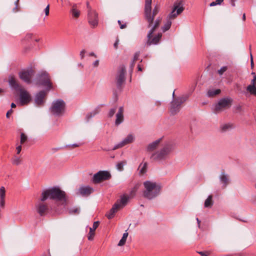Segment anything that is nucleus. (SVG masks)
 Returning <instances> with one entry per match:
<instances>
[{"mask_svg":"<svg viewBox=\"0 0 256 256\" xmlns=\"http://www.w3.org/2000/svg\"><path fill=\"white\" fill-rule=\"evenodd\" d=\"M228 69L226 66H223L218 70V73L220 75H222Z\"/></svg>","mask_w":256,"mask_h":256,"instance_id":"36","label":"nucleus"},{"mask_svg":"<svg viewBox=\"0 0 256 256\" xmlns=\"http://www.w3.org/2000/svg\"><path fill=\"white\" fill-rule=\"evenodd\" d=\"M198 253L202 256H208L210 254V252L207 251H204V252H200Z\"/></svg>","mask_w":256,"mask_h":256,"instance_id":"42","label":"nucleus"},{"mask_svg":"<svg viewBox=\"0 0 256 256\" xmlns=\"http://www.w3.org/2000/svg\"><path fill=\"white\" fill-rule=\"evenodd\" d=\"M212 195H210L208 198L205 200L204 202V206L206 208H210L211 207L213 204V202L212 200Z\"/></svg>","mask_w":256,"mask_h":256,"instance_id":"29","label":"nucleus"},{"mask_svg":"<svg viewBox=\"0 0 256 256\" xmlns=\"http://www.w3.org/2000/svg\"><path fill=\"white\" fill-rule=\"evenodd\" d=\"M234 128L233 124L230 123L226 124L220 126V129L222 131L225 132L228 130H230Z\"/></svg>","mask_w":256,"mask_h":256,"instance_id":"25","label":"nucleus"},{"mask_svg":"<svg viewBox=\"0 0 256 256\" xmlns=\"http://www.w3.org/2000/svg\"><path fill=\"white\" fill-rule=\"evenodd\" d=\"M10 84L16 90L20 92V102L22 106L28 104L31 100L30 94L21 85H20L16 78L12 76L9 80Z\"/></svg>","mask_w":256,"mask_h":256,"instance_id":"3","label":"nucleus"},{"mask_svg":"<svg viewBox=\"0 0 256 256\" xmlns=\"http://www.w3.org/2000/svg\"><path fill=\"white\" fill-rule=\"evenodd\" d=\"M186 100L184 98H178L174 99L172 102L170 112L172 115L177 114L180 110L181 104Z\"/></svg>","mask_w":256,"mask_h":256,"instance_id":"10","label":"nucleus"},{"mask_svg":"<svg viewBox=\"0 0 256 256\" xmlns=\"http://www.w3.org/2000/svg\"><path fill=\"white\" fill-rule=\"evenodd\" d=\"M37 78L38 84L47 86L49 90L52 88V84L50 82V76L46 72H43L39 74Z\"/></svg>","mask_w":256,"mask_h":256,"instance_id":"11","label":"nucleus"},{"mask_svg":"<svg viewBox=\"0 0 256 256\" xmlns=\"http://www.w3.org/2000/svg\"><path fill=\"white\" fill-rule=\"evenodd\" d=\"M254 201L255 202H256V196H255V197L254 198Z\"/></svg>","mask_w":256,"mask_h":256,"instance_id":"63","label":"nucleus"},{"mask_svg":"<svg viewBox=\"0 0 256 256\" xmlns=\"http://www.w3.org/2000/svg\"><path fill=\"white\" fill-rule=\"evenodd\" d=\"M160 140H161L159 139L149 144L147 148L148 151L152 152L156 150L158 147Z\"/></svg>","mask_w":256,"mask_h":256,"instance_id":"24","label":"nucleus"},{"mask_svg":"<svg viewBox=\"0 0 256 256\" xmlns=\"http://www.w3.org/2000/svg\"><path fill=\"white\" fill-rule=\"evenodd\" d=\"M80 210L78 208H74L71 210V212L74 214H78Z\"/></svg>","mask_w":256,"mask_h":256,"instance_id":"50","label":"nucleus"},{"mask_svg":"<svg viewBox=\"0 0 256 256\" xmlns=\"http://www.w3.org/2000/svg\"><path fill=\"white\" fill-rule=\"evenodd\" d=\"M138 71H142V68L140 65L138 66Z\"/></svg>","mask_w":256,"mask_h":256,"instance_id":"59","label":"nucleus"},{"mask_svg":"<svg viewBox=\"0 0 256 256\" xmlns=\"http://www.w3.org/2000/svg\"><path fill=\"white\" fill-rule=\"evenodd\" d=\"M232 104V100L230 98H224L219 100L216 104L214 112L216 114L220 113L223 110L230 108Z\"/></svg>","mask_w":256,"mask_h":256,"instance_id":"8","label":"nucleus"},{"mask_svg":"<svg viewBox=\"0 0 256 256\" xmlns=\"http://www.w3.org/2000/svg\"><path fill=\"white\" fill-rule=\"evenodd\" d=\"M16 154H20V152L22 150V146H17L16 148Z\"/></svg>","mask_w":256,"mask_h":256,"instance_id":"47","label":"nucleus"},{"mask_svg":"<svg viewBox=\"0 0 256 256\" xmlns=\"http://www.w3.org/2000/svg\"><path fill=\"white\" fill-rule=\"evenodd\" d=\"M45 200H42L40 198V202L36 206V210L38 212L41 216L46 215L48 210V205L45 203Z\"/></svg>","mask_w":256,"mask_h":256,"instance_id":"15","label":"nucleus"},{"mask_svg":"<svg viewBox=\"0 0 256 256\" xmlns=\"http://www.w3.org/2000/svg\"><path fill=\"white\" fill-rule=\"evenodd\" d=\"M146 166H147V164L145 163L144 164V166H142V168H141L140 171V172L142 174H144L146 172Z\"/></svg>","mask_w":256,"mask_h":256,"instance_id":"39","label":"nucleus"},{"mask_svg":"<svg viewBox=\"0 0 256 256\" xmlns=\"http://www.w3.org/2000/svg\"><path fill=\"white\" fill-rule=\"evenodd\" d=\"M116 120L115 124L116 126L119 125L124 121V108L121 106L119 108L118 111L116 114Z\"/></svg>","mask_w":256,"mask_h":256,"instance_id":"21","label":"nucleus"},{"mask_svg":"<svg viewBox=\"0 0 256 256\" xmlns=\"http://www.w3.org/2000/svg\"><path fill=\"white\" fill-rule=\"evenodd\" d=\"M27 140V136L24 133H22L20 134V144H24Z\"/></svg>","mask_w":256,"mask_h":256,"instance_id":"33","label":"nucleus"},{"mask_svg":"<svg viewBox=\"0 0 256 256\" xmlns=\"http://www.w3.org/2000/svg\"><path fill=\"white\" fill-rule=\"evenodd\" d=\"M19 2H20V0H17L15 2L16 6H15V8H14V9H13V12H17L18 10V6Z\"/></svg>","mask_w":256,"mask_h":256,"instance_id":"38","label":"nucleus"},{"mask_svg":"<svg viewBox=\"0 0 256 256\" xmlns=\"http://www.w3.org/2000/svg\"><path fill=\"white\" fill-rule=\"evenodd\" d=\"M12 164L15 166L20 164L22 162V158L20 157L14 156L12 160Z\"/></svg>","mask_w":256,"mask_h":256,"instance_id":"28","label":"nucleus"},{"mask_svg":"<svg viewBox=\"0 0 256 256\" xmlns=\"http://www.w3.org/2000/svg\"><path fill=\"white\" fill-rule=\"evenodd\" d=\"M172 150V146L171 144H166L160 150L152 154L150 156V159L156 161L164 160L170 154Z\"/></svg>","mask_w":256,"mask_h":256,"instance_id":"7","label":"nucleus"},{"mask_svg":"<svg viewBox=\"0 0 256 256\" xmlns=\"http://www.w3.org/2000/svg\"><path fill=\"white\" fill-rule=\"evenodd\" d=\"M146 190L144 192V196L148 199H152L158 196L160 190V187L156 183L150 181H146L144 183Z\"/></svg>","mask_w":256,"mask_h":256,"instance_id":"5","label":"nucleus"},{"mask_svg":"<svg viewBox=\"0 0 256 256\" xmlns=\"http://www.w3.org/2000/svg\"><path fill=\"white\" fill-rule=\"evenodd\" d=\"M98 64H99V60H96V61L94 62V64H93V65H94V67H97V66H98Z\"/></svg>","mask_w":256,"mask_h":256,"instance_id":"51","label":"nucleus"},{"mask_svg":"<svg viewBox=\"0 0 256 256\" xmlns=\"http://www.w3.org/2000/svg\"><path fill=\"white\" fill-rule=\"evenodd\" d=\"M11 107H12V108H15L16 107V104L14 103H12Z\"/></svg>","mask_w":256,"mask_h":256,"instance_id":"55","label":"nucleus"},{"mask_svg":"<svg viewBox=\"0 0 256 256\" xmlns=\"http://www.w3.org/2000/svg\"><path fill=\"white\" fill-rule=\"evenodd\" d=\"M140 55V52H136L135 54H134V60H133V62H132V67H134V63L135 62L138 60V57Z\"/></svg>","mask_w":256,"mask_h":256,"instance_id":"34","label":"nucleus"},{"mask_svg":"<svg viewBox=\"0 0 256 256\" xmlns=\"http://www.w3.org/2000/svg\"><path fill=\"white\" fill-rule=\"evenodd\" d=\"M126 164V162L124 161L120 162H118V164H116V168L118 170L120 171L122 170H124L123 166Z\"/></svg>","mask_w":256,"mask_h":256,"instance_id":"32","label":"nucleus"},{"mask_svg":"<svg viewBox=\"0 0 256 256\" xmlns=\"http://www.w3.org/2000/svg\"><path fill=\"white\" fill-rule=\"evenodd\" d=\"M98 226L99 222H95L93 224L92 228H90V232L88 236V240H92L94 239V236L95 235V230L97 228Z\"/></svg>","mask_w":256,"mask_h":256,"instance_id":"22","label":"nucleus"},{"mask_svg":"<svg viewBox=\"0 0 256 256\" xmlns=\"http://www.w3.org/2000/svg\"><path fill=\"white\" fill-rule=\"evenodd\" d=\"M32 34H28L25 37L26 40H28L29 39L32 38Z\"/></svg>","mask_w":256,"mask_h":256,"instance_id":"48","label":"nucleus"},{"mask_svg":"<svg viewBox=\"0 0 256 256\" xmlns=\"http://www.w3.org/2000/svg\"><path fill=\"white\" fill-rule=\"evenodd\" d=\"M223 1L224 0H216L214 2H211L210 6H213L217 4H220L223 2Z\"/></svg>","mask_w":256,"mask_h":256,"instance_id":"35","label":"nucleus"},{"mask_svg":"<svg viewBox=\"0 0 256 256\" xmlns=\"http://www.w3.org/2000/svg\"><path fill=\"white\" fill-rule=\"evenodd\" d=\"M119 40L118 39L116 40V42H114V46L116 49L118 48V44Z\"/></svg>","mask_w":256,"mask_h":256,"instance_id":"52","label":"nucleus"},{"mask_svg":"<svg viewBox=\"0 0 256 256\" xmlns=\"http://www.w3.org/2000/svg\"><path fill=\"white\" fill-rule=\"evenodd\" d=\"M220 89H216V90H210L208 92V96L209 97H214V96L220 94Z\"/></svg>","mask_w":256,"mask_h":256,"instance_id":"26","label":"nucleus"},{"mask_svg":"<svg viewBox=\"0 0 256 256\" xmlns=\"http://www.w3.org/2000/svg\"><path fill=\"white\" fill-rule=\"evenodd\" d=\"M242 20L244 21L246 20V14H243V16H242Z\"/></svg>","mask_w":256,"mask_h":256,"instance_id":"57","label":"nucleus"},{"mask_svg":"<svg viewBox=\"0 0 256 256\" xmlns=\"http://www.w3.org/2000/svg\"><path fill=\"white\" fill-rule=\"evenodd\" d=\"M80 146V144H70L66 146V147L70 148H75L79 147Z\"/></svg>","mask_w":256,"mask_h":256,"instance_id":"40","label":"nucleus"},{"mask_svg":"<svg viewBox=\"0 0 256 256\" xmlns=\"http://www.w3.org/2000/svg\"><path fill=\"white\" fill-rule=\"evenodd\" d=\"M118 24H119V25L120 26V28L121 29H124V28H125L126 27V24H122V22L120 20H118Z\"/></svg>","mask_w":256,"mask_h":256,"instance_id":"44","label":"nucleus"},{"mask_svg":"<svg viewBox=\"0 0 256 256\" xmlns=\"http://www.w3.org/2000/svg\"><path fill=\"white\" fill-rule=\"evenodd\" d=\"M172 25V22L169 19L167 20V22L165 23L164 26L162 27V32H164L170 29V26Z\"/></svg>","mask_w":256,"mask_h":256,"instance_id":"30","label":"nucleus"},{"mask_svg":"<svg viewBox=\"0 0 256 256\" xmlns=\"http://www.w3.org/2000/svg\"><path fill=\"white\" fill-rule=\"evenodd\" d=\"M196 220L198 222V227L200 228V221L199 220V219L198 218H196Z\"/></svg>","mask_w":256,"mask_h":256,"instance_id":"56","label":"nucleus"},{"mask_svg":"<svg viewBox=\"0 0 256 256\" xmlns=\"http://www.w3.org/2000/svg\"><path fill=\"white\" fill-rule=\"evenodd\" d=\"M86 52L84 50H82L80 52V58L81 59H83L84 57V54H86Z\"/></svg>","mask_w":256,"mask_h":256,"instance_id":"46","label":"nucleus"},{"mask_svg":"<svg viewBox=\"0 0 256 256\" xmlns=\"http://www.w3.org/2000/svg\"><path fill=\"white\" fill-rule=\"evenodd\" d=\"M252 46L250 45L249 47L250 50H251Z\"/></svg>","mask_w":256,"mask_h":256,"instance_id":"61","label":"nucleus"},{"mask_svg":"<svg viewBox=\"0 0 256 256\" xmlns=\"http://www.w3.org/2000/svg\"><path fill=\"white\" fill-rule=\"evenodd\" d=\"M32 76V72L31 70H24L20 73V78L28 84L30 83Z\"/></svg>","mask_w":256,"mask_h":256,"instance_id":"18","label":"nucleus"},{"mask_svg":"<svg viewBox=\"0 0 256 256\" xmlns=\"http://www.w3.org/2000/svg\"><path fill=\"white\" fill-rule=\"evenodd\" d=\"M3 92L2 90L0 88V93L2 92Z\"/></svg>","mask_w":256,"mask_h":256,"instance_id":"62","label":"nucleus"},{"mask_svg":"<svg viewBox=\"0 0 256 256\" xmlns=\"http://www.w3.org/2000/svg\"><path fill=\"white\" fill-rule=\"evenodd\" d=\"M232 5L234 6H235V3H234V1H232Z\"/></svg>","mask_w":256,"mask_h":256,"instance_id":"60","label":"nucleus"},{"mask_svg":"<svg viewBox=\"0 0 256 256\" xmlns=\"http://www.w3.org/2000/svg\"><path fill=\"white\" fill-rule=\"evenodd\" d=\"M71 12L75 18H78L80 16V12L76 9V4H73Z\"/></svg>","mask_w":256,"mask_h":256,"instance_id":"27","label":"nucleus"},{"mask_svg":"<svg viewBox=\"0 0 256 256\" xmlns=\"http://www.w3.org/2000/svg\"><path fill=\"white\" fill-rule=\"evenodd\" d=\"M94 192V189L90 186H81L78 190L77 194L82 196H88Z\"/></svg>","mask_w":256,"mask_h":256,"instance_id":"17","label":"nucleus"},{"mask_svg":"<svg viewBox=\"0 0 256 256\" xmlns=\"http://www.w3.org/2000/svg\"><path fill=\"white\" fill-rule=\"evenodd\" d=\"M246 90L250 94L256 96V75L254 76L251 84L248 86Z\"/></svg>","mask_w":256,"mask_h":256,"instance_id":"20","label":"nucleus"},{"mask_svg":"<svg viewBox=\"0 0 256 256\" xmlns=\"http://www.w3.org/2000/svg\"><path fill=\"white\" fill-rule=\"evenodd\" d=\"M12 112H13V111L12 110H9L6 112V118H8L10 117V116L12 113Z\"/></svg>","mask_w":256,"mask_h":256,"instance_id":"49","label":"nucleus"},{"mask_svg":"<svg viewBox=\"0 0 256 256\" xmlns=\"http://www.w3.org/2000/svg\"><path fill=\"white\" fill-rule=\"evenodd\" d=\"M128 235V232H126L123 234L122 238H124L126 239H127Z\"/></svg>","mask_w":256,"mask_h":256,"instance_id":"53","label":"nucleus"},{"mask_svg":"<svg viewBox=\"0 0 256 256\" xmlns=\"http://www.w3.org/2000/svg\"><path fill=\"white\" fill-rule=\"evenodd\" d=\"M250 66H251L252 68H253L254 66V62L253 57H252V53L250 54Z\"/></svg>","mask_w":256,"mask_h":256,"instance_id":"45","label":"nucleus"},{"mask_svg":"<svg viewBox=\"0 0 256 256\" xmlns=\"http://www.w3.org/2000/svg\"><path fill=\"white\" fill-rule=\"evenodd\" d=\"M111 177L112 176L108 171L100 170L94 175L92 182L94 184H100L104 181L110 180Z\"/></svg>","mask_w":256,"mask_h":256,"instance_id":"9","label":"nucleus"},{"mask_svg":"<svg viewBox=\"0 0 256 256\" xmlns=\"http://www.w3.org/2000/svg\"><path fill=\"white\" fill-rule=\"evenodd\" d=\"M116 108L111 109L108 114L109 116L112 117L114 115V113L116 112Z\"/></svg>","mask_w":256,"mask_h":256,"instance_id":"41","label":"nucleus"},{"mask_svg":"<svg viewBox=\"0 0 256 256\" xmlns=\"http://www.w3.org/2000/svg\"><path fill=\"white\" fill-rule=\"evenodd\" d=\"M183 1L182 0H178L174 3V10H177L180 6H183Z\"/></svg>","mask_w":256,"mask_h":256,"instance_id":"31","label":"nucleus"},{"mask_svg":"<svg viewBox=\"0 0 256 256\" xmlns=\"http://www.w3.org/2000/svg\"><path fill=\"white\" fill-rule=\"evenodd\" d=\"M126 239L122 237V239L120 240V241L119 242L118 244V246H124L126 244Z\"/></svg>","mask_w":256,"mask_h":256,"instance_id":"37","label":"nucleus"},{"mask_svg":"<svg viewBox=\"0 0 256 256\" xmlns=\"http://www.w3.org/2000/svg\"><path fill=\"white\" fill-rule=\"evenodd\" d=\"M140 185L136 184L134 186V188L132 190L130 196L124 195L120 200H118L116 202L113 206L112 208L110 210L108 214H106V216L108 219H111L114 217L115 214L120 209L124 208L128 203V199L132 198L139 188Z\"/></svg>","mask_w":256,"mask_h":256,"instance_id":"2","label":"nucleus"},{"mask_svg":"<svg viewBox=\"0 0 256 256\" xmlns=\"http://www.w3.org/2000/svg\"><path fill=\"white\" fill-rule=\"evenodd\" d=\"M66 110V103L61 99H58L53 101L50 108L51 114L57 116H62Z\"/></svg>","mask_w":256,"mask_h":256,"instance_id":"6","label":"nucleus"},{"mask_svg":"<svg viewBox=\"0 0 256 256\" xmlns=\"http://www.w3.org/2000/svg\"><path fill=\"white\" fill-rule=\"evenodd\" d=\"M152 0H145L144 18L148 23V28H150L147 35L146 44L148 46L158 44L162 37V32L158 33L155 36L153 35L154 32L160 26L162 18L158 17L154 21L155 16L159 12V6H156L152 12Z\"/></svg>","mask_w":256,"mask_h":256,"instance_id":"1","label":"nucleus"},{"mask_svg":"<svg viewBox=\"0 0 256 256\" xmlns=\"http://www.w3.org/2000/svg\"><path fill=\"white\" fill-rule=\"evenodd\" d=\"M46 93L44 90H42L38 93L35 97L34 101L35 104L38 106L44 105Z\"/></svg>","mask_w":256,"mask_h":256,"instance_id":"16","label":"nucleus"},{"mask_svg":"<svg viewBox=\"0 0 256 256\" xmlns=\"http://www.w3.org/2000/svg\"><path fill=\"white\" fill-rule=\"evenodd\" d=\"M89 56H94V57H96V55L94 54V52H90V54H89Z\"/></svg>","mask_w":256,"mask_h":256,"instance_id":"54","label":"nucleus"},{"mask_svg":"<svg viewBox=\"0 0 256 256\" xmlns=\"http://www.w3.org/2000/svg\"><path fill=\"white\" fill-rule=\"evenodd\" d=\"M134 136L132 134H130L128 135V136L122 141L120 142L118 144L116 145L114 147L112 150H116L119 148H122L128 144L132 142H134Z\"/></svg>","mask_w":256,"mask_h":256,"instance_id":"14","label":"nucleus"},{"mask_svg":"<svg viewBox=\"0 0 256 256\" xmlns=\"http://www.w3.org/2000/svg\"><path fill=\"white\" fill-rule=\"evenodd\" d=\"M48 198L60 202L62 204H64L66 200L64 192L56 188L46 190L43 192L42 194V200H46Z\"/></svg>","mask_w":256,"mask_h":256,"instance_id":"4","label":"nucleus"},{"mask_svg":"<svg viewBox=\"0 0 256 256\" xmlns=\"http://www.w3.org/2000/svg\"><path fill=\"white\" fill-rule=\"evenodd\" d=\"M220 182L222 184V188H225L230 183V176L224 172H222L219 176Z\"/></svg>","mask_w":256,"mask_h":256,"instance_id":"19","label":"nucleus"},{"mask_svg":"<svg viewBox=\"0 0 256 256\" xmlns=\"http://www.w3.org/2000/svg\"><path fill=\"white\" fill-rule=\"evenodd\" d=\"M87 7L89 9L88 10H92L91 8L90 7V6L89 5V3L88 2H87Z\"/></svg>","mask_w":256,"mask_h":256,"instance_id":"58","label":"nucleus"},{"mask_svg":"<svg viewBox=\"0 0 256 256\" xmlns=\"http://www.w3.org/2000/svg\"><path fill=\"white\" fill-rule=\"evenodd\" d=\"M88 20L90 24L93 27L98 24V14L96 11L90 10L88 12Z\"/></svg>","mask_w":256,"mask_h":256,"instance_id":"13","label":"nucleus"},{"mask_svg":"<svg viewBox=\"0 0 256 256\" xmlns=\"http://www.w3.org/2000/svg\"><path fill=\"white\" fill-rule=\"evenodd\" d=\"M252 74H254V76L256 75L255 74L254 72H252Z\"/></svg>","mask_w":256,"mask_h":256,"instance_id":"64","label":"nucleus"},{"mask_svg":"<svg viewBox=\"0 0 256 256\" xmlns=\"http://www.w3.org/2000/svg\"><path fill=\"white\" fill-rule=\"evenodd\" d=\"M184 10V8L183 6H180L177 10H174V8L172 11L169 15L168 19L170 20L174 19L177 16L180 14Z\"/></svg>","mask_w":256,"mask_h":256,"instance_id":"23","label":"nucleus"},{"mask_svg":"<svg viewBox=\"0 0 256 256\" xmlns=\"http://www.w3.org/2000/svg\"><path fill=\"white\" fill-rule=\"evenodd\" d=\"M126 70L125 66H120L116 76V84L118 87L120 88L124 82L126 80Z\"/></svg>","mask_w":256,"mask_h":256,"instance_id":"12","label":"nucleus"},{"mask_svg":"<svg viewBox=\"0 0 256 256\" xmlns=\"http://www.w3.org/2000/svg\"><path fill=\"white\" fill-rule=\"evenodd\" d=\"M44 12L46 16L49 14V13H50V6L49 5H48L45 8Z\"/></svg>","mask_w":256,"mask_h":256,"instance_id":"43","label":"nucleus"}]
</instances>
